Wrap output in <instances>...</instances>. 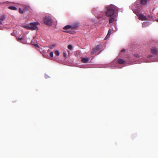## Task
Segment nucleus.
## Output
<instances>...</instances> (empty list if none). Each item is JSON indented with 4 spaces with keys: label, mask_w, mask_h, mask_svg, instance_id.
I'll list each match as a JSON object with an SVG mask.
<instances>
[{
    "label": "nucleus",
    "mask_w": 158,
    "mask_h": 158,
    "mask_svg": "<svg viewBox=\"0 0 158 158\" xmlns=\"http://www.w3.org/2000/svg\"><path fill=\"white\" fill-rule=\"evenodd\" d=\"M107 10L105 13L107 17H111L114 13L116 10L115 7L114 6H109L106 8Z\"/></svg>",
    "instance_id": "1"
},
{
    "label": "nucleus",
    "mask_w": 158,
    "mask_h": 158,
    "mask_svg": "<svg viewBox=\"0 0 158 158\" xmlns=\"http://www.w3.org/2000/svg\"><path fill=\"white\" fill-rule=\"evenodd\" d=\"M38 23H32L29 25H26L23 27L28 29H30L31 30H36L38 29V27L37 26Z\"/></svg>",
    "instance_id": "2"
},
{
    "label": "nucleus",
    "mask_w": 158,
    "mask_h": 158,
    "mask_svg": "<svg viewBox=\"0 0 158 158\" xmlns=\"http://www.w3.org/2000/svg\"><path fill=\"white\" fill-rule=\"evenodd\" d=\"M44 23L49 26H50L52 25V20L50 17L46 16L44 19Z\"/></svg>",
    "instance_id": "3"
},
{
    "label": "nucleus",
    "mask_w": 158,
    "mask_h": 158,
    "mask_svg": "<svg viewBox=\"0 0 158 158\" xmlns=\"http://www.w3.org/2000/svg\"><path fill=\"white\" fill-rule=\"evenodd\" d=\"M29 7L26 5H23L21 8H19V12L20 13L23 14L26 11L29 10Z\"/></svg>",
    "instance_id": "4"
},
{
    "label": "nucleus",
    "mask_w": 158,
    "mask_h": 158,
    "mask_svg": "<svg viewBox=\"0 0 158 158\" xmlns=\"http://www.w3.org/2000/svg\"><path fill=\"white\" fill-rule=\"evenodd\" d=\"M100 49V47L99 45H98L96 47L93 48V51L91 52V54L93 55L95 53L98 51Z\"/></svg>",
    "instance_id": "5"
},
{
    "label": "nucleus",
    "mask_w": 158,
    "mask_h": 158,
    "mask_svg": "<svg viewBox=\"0 0 158 158\" xmlns=\"http://www.w3.org/2000/svg\"><path fill=\"white\" fill-rule=\"evenodd\" d=\"M139 19L140 20H147V17L142 14L140 15L139 16Z\"/></svg>",
    "instance_id": "6"
},
{
    "label": "nucleus",
    "mask_w": 158,
    "mask_h": 158,
    "mask_svg": "<svg viewBox=\"0 0 158 158\" xmlns=\"http://www.w3.org/2000/svg\"><path fill=\"white\" fill-rule=\"evenodd\" d=\"M151 52L154 54H157L158 53V51L157 49L155 48H153L151 50Z\"/></svg>",
    "instance_id": "7"
},
{
    "label": "nucleus",
    "mask_w": 158,
    "mask_h": 158,
    "mask_svg": "<svg viewBox=\"0 0 158 158\" xmlns=\"http://www.w3.org/2000/svg\"><path fill=\"white\" fill-rule=\"evenodd\" d=\"M125 61L122 59H119L118 60V62L120 64H123L125 63Z\"/></svg>",
    "instance_id": "8"
},
{
    "label": "nucleus",
    "mask_w": 158,
    "mask_h": 158,
    "mask_svg": "<svg viewBox=\"0 0 158 158\" xmlns=\"http://www.w3.org/2000/svg\"><path fill=\"white\" fill-rule=\"evenodd\" d=\"M150 0H141L140 3L142 5H146L147 2L150 1Z\"/></svg>",
    "instance_id": "9"
},
{
    "label": "nucleus",
    "mask_w": 158,
    "mask_h": 158,
    "mask_svg": "<svg viewBox=\"0 0 158 158\" xmlns=\"http://www.w3.org/2000/svg\"><path fill=\"white\" fill-rule=\"evenodd\" d=\"M111 29H109L108 31V34L105 38V40L107 39L108 38L110 37V36L111 34Z\"/></svg>",
    "instance_id": "10"
},
{
    "label": "nucleus",
    "mask_w": 158,
    "mask_h": 158,
    "mask_svg": "<svg viewBox=\"0 0 158 158\" xmlns=\"http://www.w3.org/2000/svg\"><path fill=\"white\" fill-rule=\"evenodd\" d=\"M115 20V18L113 17H111L109 18V23L110 24L114 22Z\"/></svg>",
    "instance_id": "11"
},
{
    "label": "nucleus",
    "mask_w": 158,
    "mask_h": 158,
    "mask_svg": "<svg viewBox=\"0 0 158 158\" xmlns=\"http://www.w3.org/2000/svg\"><path fill=\"white\" fill-rule=\"evenodd\" d=\"M89 60L88 58H83L82 59L81 61L83 63H85L88 62Z\"/></svg>",
    "instance_id": "12"
},
{
    "label": "nucleus",
    "mask_w": 158,
    "mask_h": 158,
    "mask_svg": "<svg viewBox=\"0 0 158 158\" xmlns=\"http://www.w3.org/2000/svg\"><path fill=\"white\" fill-rule=\"evenodd\" d=\"M8 8L10 10H17V8L15 6H10L8 7Z\"/></svg>",
    "instance_id": "13"
},
{
    "label": "nucleus",
    "mask_w": 158,
    "mask_h": 158,
    "mask_svg": "<svg viewBox=\"0 0 158 158\" xmlns=\"http://www.w3.org/2000/svg\"><path fill=\"white\" fill-rule=\"evenodd\" d=\"M71 27V26L67 25V26H65L63 28V29H65V30L69 29H70Z\"/></svg>",
    "instance_id": "14"
},
{
    "label": "nucleus",
    "mask_w": 158,
    "mask_h": 158,
    "mask_svg": "<svg viewBox=\"0 0 158 158\" xmlns=\"http://www.w3.org/2000/svg\"><path fill=\"white\" fill-rule=\"evenodd\" d=\"M6 17L4 15H2L1 17L0 20L2 21L4 20Z\"/></svg>",
    "instance_id": "15"
},
{
    "label": "nucleus",
    "mask_w": 158,
    "mask_h": 158,
    "mask_svg": "<svg viewBox=\"0 0 158 158\" xmlns=\"http://www.w3.org/2000/svg\"><path fill=\"white\" fill-rule=\"evenodd\" d=\"M23 40V38L20 36H19V37L17 38V40L18 41L19 40Z\"/></svg>",
    "instance_id": "16"
},
{
    "label": "nucleus",
    "mask_w": 158,
    "mask_h": 158,
    "mask_svg": "<svg viewBox=\"0 0 158 158\" xmlns=\"http://www.w3.org/2000/svg\"><path fill=\"white\" fill-rule=\"evenodd\" d=\"M55 53L57 56H59L60 55V53L58 51L56 50L55 52Z\"/></svg>",
    "instance_id": "17"
},
{
    "label": "nucleus",
    "mask_w": 158,
    "mask_h": 158,
    "mask_svg": "<svg viewBox=\"0 0 158 158\" xmlns=\"http://www.w3.org/2000/svg\"><path fill=\"white\" fill-rule=\"evenodd\" d=\"M68 48L70 50H71L72 48V46L71 45H69L68 46Z\"/></svg>",
    "instance_id": "18"
},
{
    "label": "nucleus",
    "mask_w": 158,
    "mask_h": 158,
    "mask_svg": "<svg viewBox=\"0 0 158 158\" xmlns=\"http://www.w3.org/2000/svg\"><path fill=\"white\" fill-rule=\"evenodd\" d=\"M50 56L52 57H53V53L52 52H51L50 53Z\"/></svg>",
    "instance_id": "19"
},
{
    "label": "nucleus",
    "mask_w": 158,
    "mask_h": 158,
    "mask_svg": "<svg viewBox=\"0 0 158 158\" xmlns=\"http://www.w3.org/2000/svg\"><path fill=\"white\" fill-rule=\"evenodd\" d=\"M49 47L50 48V49H52L53 48L54 46H52V45H50V46H49Z\"/></svg>",
    "instance_id": "20"
},
{
    "label": "nucleus",
    "mask_w": 158,
    "mask_h": 158,
    "mask_svg": "<svg viewBox=\"0 0 158 158\" xmlns=\"http://www.w3.org/2000/svg\"><path fill=\"white\" fill-rule=\"evenodd\" d=\"M134 56L137 57H139V56L138 54H135Z\"/></svg>",
    "instance_id": "21"
},
{
    "label": "nucleus",
    "mask_w": 158,
    "mask_h": 158,
    "mask_svg": "<svg viewBox=\"0 0 158 158\" xmlns=\"http://www.w3.org/2000/svg\"><path fill=\"white\" fill-rule=\"evenodd\" d=\"M35 47H39V46L38 45V44H35Z\"/></svg>",
    "instance_id": "22"
},
{
    "label": "nucleus",
    "mask_w": 158,
    "mask_h": 158,
    "mask_svg": "<svg viewBox=\"0 0 158 158\" xmlns=\"http://www.w3.org/2000/svg\"><path fill=\"white\" fill-rule=\"evenodd\" d=\"M125 51V50L123 49L121 50V52H123Z\"/></svg>",
    "instance_id": "23"
},
{
    "label": "nucleus",
    "mask_w": 158,
    "mask_h": 158,
    "mask_svg": "<svg viewBox=\"0 0 158 158\" xmlns=\"http://www.w3.org/2000/svg\"><path fill=\"white\" fill-rule=\"evenodd\" d=\"M66 54L65 53H64V57H66Z\"/></svg>",
    "instance_id": "24"
},
{
    "label": "nucleus",
    "mask_w": 158,
    "mask_h": 158,
    "mask_svg": "<svg viewBox=\"0 0 158 158\" xmlns=\"http://www.w3.org/2000/svg\"><path fill=\"white\" fill-rule=\"evenodd\" d=\"M149 57H152V55H149Z\"/></svg>",
    "instance_id": "25"
},
{
    "label": "nucleus",
    "mask_w": 158,
    "mask_h": 158,
    "mask_svg": "<svg viewBox=\"0 0 158 158\" xmlns=\"http://www.w3.org/2000/svg\"><path fill=\"white\" fill-rule=\"evenodd\" d=\"M2 21L0 20V24H2Z\"/></svg>",
    "instance_id": "26"
},
{
    "label": "nucleus",
    "mask_w": 158,
    "mask_h": 158,
    "mask_svg": "<svg viewBox=\"0 0 158 158\" xmlns=\"http://www.w3.org/2000/svg\"><path fill=\"white\" fill-rule=\"evenodd\" d=\"M149 17H150V18H152V16H149Z\"/></svg>",
    "instance_id": "27"
},
{
    "label": "nucleus",
    "mask_w": 158,
    "mask_h": 158,
    "mask_svg": "<svg viewBox=\"0 0 158 158\" xmlns=\"http://www.w3.org/2000/svg\"><path fill=\"white\" fill-rule=\"evenodd\" d=\"M64 31L65 32H68V31Z\"/></svg>",
    "instance_id": "28"
},
{
    "label": "nucleus",
    "mask_w": 158,
    "mask_h": 158,
    "mask_svg": "<svg viewBox=\"0 0 158 158\" xmlns=\"http://www.w3.org/2000/svg\"><path fill=\"white\" fill-rule=\"evenodd\" d=\"M157 22H158V19L157 20Z\"/></svg>",
    "instance_id": "29"
}]
</instances>
